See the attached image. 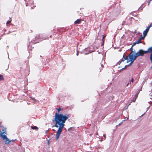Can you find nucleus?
<instances>
[{
	"label": "nucleus",
	"instance_id": "f257e3e1",
	"mask_svg": "<svg viewBox=\"0 0 152 152\" xmlns=\"http://www.w3.org/2000/svg\"><path fill=\"white\" fill-rule=\"evenodd\" d=\"M57 110H58V112L56 113L54 116L55 118L53 120V121H55L56 122L54 126L57 128L58 127V130L57 132L56 135V140L57 141L58 140L62 131L66 121L70 117V116L68 114L64 115L63 114H59V111L61 110L60 107Z\"/></svg>",
	"mask_w": 152,
	"mask_h": 152
},
{
	"label": "nucleus",
	"instance_id": "f03ea898",
	"mask_svg": "<svg viewBox=\"0 0 152 152\" xmlns=\"http://www.w3.org/2000/svg\"><path fill=\"white\" fill-rule=\"evenodd\" d=\"M149 53V51L148 50L144 51L140 49L137 53H135L133 58H132L131 60H129V61H127V63L131 62L129 64L131 65L133 64L134 61L135 60L137 57L139 56H143L145 54Z\"/></svg>",
	"mask_w": 152,
	"mask_h": 152
},
{
	"label": "nucleus",
	"instance_id": "7ed1b4c3",
	"mask_svg": "<svg viewBox=\"0 0 152 152\" xmlns=\"http://www.w3.org/2000/svg\"><path fill=\"white\" fill-rule=\"evenodd\" d=\"M1 136L4 140V142L5 144H8L11 142V141L7 138L6 135H3L2 134H1Z\"/></svg>",
	"mask_w": 152,
	"mask_h": 152
},
{
	"label": "nucleus",
	"instance_id": "20e7f679",
	"mask_svg": "<svg viewBox=\"0 0 152 152\" xmlns=\"http://www.w3.org/2000/svg\"><path fill=\"white\" fill-rule=\"evenodd\" d=\"M130 50L131 51V53L129 56V60H131V58H133L135 54L134 53L133 51V47H132V46L130 48Z\"/></svg>",
	"mask_w": 152,
	"mask_h": 152
},
{
	"label": "nucleus",
	"instance_id": "39448f33",
	"mask_svg": "<svg viewBox=\"0 0 152 152\" xmlns=\"http://www.w3.org/2000/svg\"><path fill=\"white\" fill-rule=\"evenodd\" d=\"M149 29L150 28L148 27L145 29V30L143 31V35L146 36L149 30Z\"/></svg>",
	"mask_w": 152,
	"mask_h": 152
},
{
	"label": "nucleus",
	"instance_id": "423d86ee",
	"mask_svg": "<svg viewBox=\"0 0 152 152\" xmlns=\"http://www.w3.org/2000/svg\"><path fill=\"white\" fill-rule=\"evenodd\" d=\"M82 20L81 19H78L74 22L75 24H80L81 23Z\"/></svg>",
	"mask_w": 152,
	"mask_h": 152
},
{
	"label": "nucleus",
	"instance_id": "0eeeda50",
	"mask_svg": "<svg viewBox=\"0 0 152 152\" xmlns=\"http://www.w3.org/2000/svg\"><path fill=\"white\" fill-rule=\"evenodd\" d=\"M138 93H137L135 95L134 98L133 99V100H132V102H135L136 100L137 99V98Z\"/></svg>",
	"mask_w": 152,
	"mask_h": 152
},
{
	"label": "nucleus",
	"instance_id": "6e6552de",
	"mask_svg": "<svg viewBox=\"0 0 152 152\" xmlns=\"http://www.w3.org/2000/svg\"><path fill=\"white\" fill-rule=\"evenodd\" d=\"M126 59L127 60V61H129V56H127L126 57V58H125L124 57V55L123 56V58H122V61H124Z\"/></svg>",
	"mask_w": 152,
	"mask_h": 152
},
{
	"label": "nucleus",
	"instance_id": "1a4fd4ad",
	"mask_svg": "<svg viewBox=\"0 0 152 152\" xmlns=\"http://www.w3.org/2000/svg\"><path fill=\"white\" fill-rule=\"evenodd\" d=\"M31 128L33 129H35L37 130L38 129V128L35 126H31Z\"/></svg>",
	"mask_w": 152,
	"mask_h": 152
},
{
	"label": "nucleus",
	"instance_id": "9d476101",
	"mask_svg": "<svg viewBox=\"0 0 152 152\" xmlns=\"http://www.w3.org/2000/svg\"><path fill=\"white\" fill-rule=\"evenodd\" d=\"M147 50H148L149 52H150L151 53V54H152V47H151L149 48Z\"/></svg>",
	"mask_w": 152,
	"mask_h": 152
},
{
	"label": "nucleus",
	"instance_id": "9b49d317",
	"mask_svg": "<svg viewBox=\"0 0 152 152\" xmlns=\"http://www.w3.org/2000/svg\"><path fill=\"white\" fill-rule=\"evenodd\" d=\"M4 80L3 76L2 75H0V81Z\"/></svg>",
	"mask_w": 152,
	"mask_h": 152
},
{
	"label": "nucleus",
	"instance_id": "f8f14e48",
	"mask_svg": "<svg viewBox=\"0 0 152 152\" xmlns=\"http://www.w3.org/2000/svg\"><path fill=\"white\" fill-rule=\"evenodd\" d=\"M145 37H146V36L144 35H143V37L142 36V35H141V37H140L139 38V39H140V40H141L142 39H144Z\"/></svg>",
	"mask_w": 152,
	"mask_h": 152
},
{
	"label": "nucleus",
	"instance_id": "ddd939ff",
	"mask_svg": "<svg viewBox=\"0 0 152 152\" xmlns=\"http://www.w3.org/2000/svg\"><path fill=\"white\" fill-rule=\"evenodd\" d=\"M136 42H137V44H139L141 42V40H140V39H139L138 41Z\"/></svg>",
	"mask_w": 152,
	"mask_h": 152
},
{
	"label": "nucleus",
	"instance_id": "4468645a",
	"mask_svg": "<svg viewBox=\"0 0 152 152\" xmlns=\"http://www.w3.org/2000/svg\"><path fill=\"white\" fill-rule=\"evenodd\" d=\"M150 59L152 64V54H151L150 55Z\"/></svg>",
	"mask_w": 152,
	"mask_h": 152
},
{
	"label": "nucleus",
	"instance_id": "2eb2a0df",
	"mask_svg": "<svg viewBox=\"0 0 152 152\" xmlns=\"http://www.w3.org/2000/svg\"><path fill=\"white\" fill-rule=\"evenodd\" d=\"M136 44H137V42H134L133 43V45H132V47H133V46H135Z\"/></svg>",
	"mask_w": 152,
	"mask_h": 152
},
{
	"label": "nucleus",
	"instance_id": "dca6fc26",
	"mask_svg": "<svg viewBox=\"0 0 152 152\" xmlns=\"http://www.w3.org/2000/svg\"><path fill=\"white\" fill-rule=\"evenodd\" d=\"M11 20L10 21H7V24H9L11 22Z\"/></svg>",
	"mask_w": 152,
	"mask_h": 152
},
{
	"label": "nucleus",
	"instance_id": "f3484780",
	"mask_svg": "<svg viewBox=\"0 0 152 152\" xmlns=\"http://www.w3.org/2000/svg\"><path fill=\"white\" fill-rule=\"evenodd\" d=\"M152 26V23L151 24H150V26L148 27L150 28Z\"/></svg>",
	"mask_w": 152,
	"mask_h": 152
},
{
	"label": "nucleus",
	"instance_id": "a211bd4d",
	"mask_svg": "<svg viewBox=\"0 0 152 152\" xmlns=\"http://www.w3.org/2000/svg\"><path fill=\"white\" fill-rule=\"evenodd\" d=\"M152 0H149V1H148V6L150 3V1H151Z\"/></svg>",
	"mask_w": 152,
	"mask_h": 152
},
{
	"label": "nucleus",
	"instance_id": "6ab92c4d",
	"mask_svg": "<svg viewBox=\"0 0 152 152\" xmlns=\"http://www.w3.org/2000/svg\"><path fill=\"white\" fill-rule=\"evenodd\" d=\"M105 37H106V36H103V37H102V41L104 40H103V39H104V38H105Z\"/></svg>",
	"mask_w": 152,
	"mask_h": 152
},
{
	"label": "nucleus",
	"instance_id": "aec40b11",
	"mask_svg": "<svg viewBox=\"0 0 152 152\" xmlns=\"http://www.w3.org/2000/svg\"><path fill=\"white\" fill-rule=\"evenodd\" d=\"M79 52L78 51H77L76 55L77 56L78 55Z\"/></svg>",
	"mask_w": 152,
	"mask_h": 152
},
{
	"label": "nucleus",
	"instance_id": "412c9836",
	"mask_svg": "<svg viewBox=\"0 0 152 152\" xmlns=\"http://www.w3.org/2000/svg\"><path fill=\"white\" fill-rule=\"evenodd\" d=\"M133 80H134V79L132 77V79H131V82L132 83L133 82Z\"/></svg>",
	"mask_w": 152,
	"mask_h": 152
},
{
	"label": "nucleus",
	"instance_id": "4be33fe9",
	"mask_svg": "<svg viewBox=\"0 0 152 152\" xmlns=\"http://www.w3.org/2000/svg\"><path fill=\"white\" fill-rule=\"evenodd\" d=\"M102 45H104V40H103L102 41Z\"/></svg>",
	"mask_w": 152,
	"mask_h": 152
},
{
	"label": "nucleus",
	"instance_id": "5701e85b",
	"mask_svg": "<svg viewBox=\"0 0 152 152\" xmlns=\"http://www.w3.org/2000/svg\"><path fill=\"white\" fill-rule=\"evenodd\" d=\"M101 66H102V68H103L104 67V66H103V65L102 64H101Z\"/></svg>",
	"mask_w": 152,
	"mask_h": 152
},
{
	"label": "nucleus",
	"instance_id": "b1692460",
	"mask_svg": "<svg viewBox=\"0 0 152 152\" xmlns=\"http://www.w3.org/2000/svg\"><path fill=\"white\" fill-rule=\"evenodd\" d=\"M31 98L33 100H35V99L34 98H32V97H31Z\"/></svg>",
	"mask_w": 152,
	"mask_h": 152
},
{
	"label": "nucleus",
	"instance_id": "393cba45",
	"mask_svg": "<svg viewBox=\"0 0 152 152\" xmlns=\"http://www.w3.org/2000/svg\"><path fill=\"white\" fill-rule=\"evenodd\" d=\"M104 136L105 138V135H104Z\"/></svg>",
	"mask_w": 152,
	"mask_h": 152
},
{
	"label": "nucleus",
	"instance_id": "a878e982",
	"mask_svg": "<svg viewBox=\"0 0 152 152\" xmlns=\"http://www.w3.org/2000/svg\"><path fill=\"white\" fill-rule=\"evenodd\" d=\"M128 84H128L127 85V86H128Z\"/></svg>",
	"mask_w": 152,
	"mask_h": 152
},
{
	"label": "nucleus",
	"instance_id": "bb28decb",
	"mask_svg": "<svg viewBox=\"0 0 152 152\" xmlns=\"http://www.w3.org/2000/svg\"><path fill=\"white\" fill-rule=\"evenodd\" d=\"M126 67V66H125L124 67V68H125Z\"/></svg>",
	"mask_w": 152,
	"mask_h": 152
},
{
	"label": "nucleus",
	"instance_id": "cd10ccee",
	"mask_svg": "<svg viewBox=\"0 0 152 152\" xmlns=\"http://www.w3.org/2000/svg\"><path fill=\"white\" fill-rule=\"evenodd\" d=\"M126 67V66H125L124 67V68H125Z\"/></svg>",
	"mask_w": 152,
	"mask_h": 152
},
{
	"label": "nucleus",
	"instance_id": "c85d7f7f",
	"mask_svg": "<svg viewBox=\"0 0 152 152\" xmlns=\"http://www.w3.org/2000/svg\"><path fill=\"white\" fill-rule=\"evenodd\" d=\"M126 67V66H125L124 67V68H125Z\"/></svg>",
	"mask_w": 152,
	"mask_h": 152
},
{
	"label": "nucleus",
	"instance_id": "c756f323",
	"mask_svg": "<svg viewBox=\"0 0 152 152\" xmlns=\"http://www.w3.org/2000/svg\"><path fill=\"white\" fill-rule=\"evenodd\" d=\"M1 39V38H0V39Z\"/></svg>",
	"mask_w": 152,
	"mask_h": 152
}]
</instances>
